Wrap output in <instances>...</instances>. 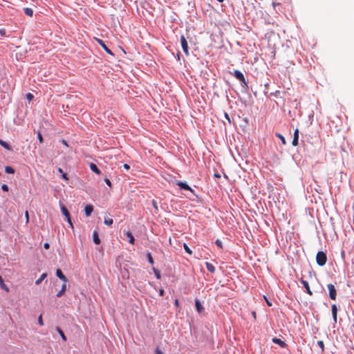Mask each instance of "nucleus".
I'll return each mask as SVG.
<instances>
[{
  "instance_id": "4",
  "label": "nucleus",
  "mask_w": 354,
  "mask_h": 354,
  "mask_svg": "<svg viewBox=\"0 0 354 354\" xmlns=\"http://www.w3.org/2000/svg\"><path fill=\"white\" fill-rule=\"evenodd\" d=\"M327 288H328V291H329V297H330V298L332 300H335L336 299V296H337V291H336V289H335L334 285H333L331 283H329V284L327 285Z\"/></svg>"
},
{
  "instance_id": "49",
  "label": "nucleus",
  "mask_w": 354,
  "mask_h": 354,
  "mask_svg": "<svg viewBox=\"0 0 354 354\" xmlns=\"http://www.w3.org/2000/svg\"><path fill=\"white\" fill-rule=\"evenodd\" d=\"M252 317L256 319V317H257V315H256V312L253 311L252 312Z\"/></svg>"
},
{
  "instance_id": "50",
  "label": "nucleus",
  "mask_w": 354,
  "mask_h": 354,
  "mask_svg": "<svg viewBox=\"0 0 354 354\" xmlns=\"http://www.w3.org/2000/svg\"><path fill=\"white\" fill-rule=\"evenodd\" d=\"M214 176H215L216 178H220V177H221L220 174H214Z\"/></svg>"
},
{
  "instance_id": "26",
  "label": "nucleus",
  "mask_w": 354,
  "mask_h": 354,
  "mask_svg": "<svg viewBox=\"0 0 354 354\" xmlns=\"http://www.w3.org/2000/svg\"><path fill=\"white\" fill-rule=\"evenodd\" d=\"M183 248L187 253H188L189 254H192V251L191 250V249L188 247V245L186 243L183 244Z\"/></svg>"
},
{
  "instance_id": "48",
  "label": "nucleus",
  "mask_w": 354,
  "mask_h": 354,
  "mask_svg": "<svg viewBox=\"0 0 354 354\" xmlns=\"http://www.w3.org/2000/svg\"><path fill=\"white\" fill-rule=\"evenodd\" d=\"M159 294H160V296H163V295H164V290H163V289H161V290H160V292H159Z\"/></svg>"
},
{
  "instance_id": "32",
  "label": "nucleus",
  "mask_w": 354,
  "mask_h": 354,
  "mask_svg": "<svg viewBox=\"0 0 354 354\" xmlns=\"http://www.w3.org/2000/svg\"><path fill=\"white\" fill-rule=\"evenodd\" d=\"M33 95L30 93L26 94V98L29 102H30L33 99Z\"/></svg>"
},
{
  "instance_id": "9",
  "label": "nucleus",
  "mask_w": 354,
  "mask_h": 354,
  "mask_svg": "<svg viewBox=\"0 0 354 354\" xmlns=\"http://www.w3.org/2000/svg\"><path fill=\"white\" fill-rule=\"evenodd\" d=\"M331 311H332V315L333 319L335 322H337V308L336 304H333L331 306Z\"/></svg>"
},
{
  "instance_id": "51",
  "label": "nucleus",
  "mask_w": 354,
  "mask_h": 354,
  "mask_svg": "<svg viewBox=\"0 0 354 354\" xmlns=\"http://www.w3.org/2000/svg\"><path fill=\"white\" fill-rule=\"evenodd\" d=\"M63 143H64V145H67V143L65 140H63Z\"/></svg>"
},
{
  "instance_id": "20",
  "label": "nucleus",
  "mask_w": 354,
  "mask_h": 354,
  "mask_svg": "<svg viewBox=\"0 0 354 354\" xmlns=\"http://www.w3.org/2000/svg\"><path fill=\"white\" fill-rule=\"evenodd\" d=\"M24 13L29 16V17H32V15H33V10L32 8H25L24 9Z\"/></svg>"
},
{
  "instance_id": "24",
  "label": "nucleus",
  "mask_w": 354,
  "mask_h": 354,
  "mask_svg": "<svg viewBox=\"0 0 354 354\" xmlns=\"http://www.w3.org/2000/svg\"><path fill=\"white\" fill-rule=\"evenodd\" d=\"M113 219L110 218H105L104 221V224L109 226L113 224Z\"/></svg>"
},
{
  "instance_id": "33",
  "label": "nucleus",
  "mask_w": 354,
  "mask_h": 354,
  "mask_svg": "<svg viewBox=\"0 0 354 354\" xmlns=\"http://www.w3.org/2000/svg\"><path fill=\"white\" fill-rule=\"evenodd\" d=\"M38 323L40 326H43L44 325V322H43V319H42V316L41 315H40L38 317Z\"/></svg>"
},
{
  "instance_id": "23",
  "label": "nucleus",
  "mask_w": 354,
  "mask_h": 354,
  "mask_svg": "<svg viewBox=\"0 0 354 354\" xmlns=\"http://www.w3.org/2000/svg\"><path fill=\"white\" fill-rule=\"evenodd\" d=\"M5 171L8 174H14L15 173V169L10 166H6L5 168Z\"/></svg>"
},
{
  "instance_id": "28",
  "label": "nucleus",
  "mask_w": 354,
  "mask_h": 354,
  "mask_svg": "<svg viewBox=\"0 0 354 354\" xmlns=\"http://www.w3.org/2000/svg\"><path fill=\"white\" fill-rule=\"evenodd\" d=\"M277 136L281 140L283 145H286L285 138L280 133H277Z\"/></svg>"
},
{
  "instance_id": "3",
  "label": "nucleus",
  "mask_w": 354,
  "mask_h": 354,
  "mask_svg": "<svg viewBox=\"0 0 354 354\" xmlns=\"http://www.w3.org/2000/svg\"><path fill=\"white\" fill-rule=\"evenodd\" d=\"M61 211H62V213L66 217V219L67 222L68 223L70 227L72 229H73V223H72L71 219L70 213H69L68 210L67 209V208L64 205H62L61 206Z\"/></svg>"
},
{
  "instance_id": "5",
  "label": "nucleus",
  "mask_w": 354,
  "mask_h": 354,
  "mask_svg": "<svg viewBox=\"0 0 354 354\" xmlns=\"http://www.w3.org/2000/svg\"><path fill=\"white\" fill-rule=\"evenodd\" d=\"M180 44H181V46H182V48H183L184 53H185V55H189L188 44H187L186 38L185 37L184 35H182L180 37Z\"/></svg>"
},
{
  "instance_id": "30",
  "label": "nucleus",
  "mask_w": 354,
  "mask_h": 354,
  "mask_svg": "<svg viewBox=\"0 0 354 354\" xmlns=\"http://www.w3.org/2000/svg\"><path fill=\"white\" fill-rule=\"evenodd\" d=\"M37 138L40 143H42L44 142L42 135L40 132L37 133Z\"/></svg>"
},
{
  "instance_id": "2",
  "label": "nucleus",
  "mask_w": 354,
  "mask_h": 354,
  "mask_svg": "<svg viewBox=\"0 0 354 354\" xmlns=\"http://www.w3.org/2000/svg\"><path fill=\"white\" fill-rule=\"evenodd\" d=\"M233 75L238 80L242 83L243 86H248V82L245 80L243 74L241 71L235 70L233 73Z\"/></svg>"
},
{
  "instance_id": "22",
  "label": "nucleus",
  "mask_w": 354,
  "mask_h": 354,
  "mask_svg": "<svg viewBox=\"0 0 354 354\" xmlns=\"http://www.w3.org/2000/svg\"><path fill=\"white\" fill-rule=\"evenodd\" d=\"M56 330L59 333V335L62 337V339L64 341H66V337L65 336L64 332L59 327H57Z\"/></svg>"
},
{
  "instance_id": "45",
  "label": "nucleus",
  "mask_w": 354,
  "mask_h": 354,
  "mask_svg": "<svg viewBox=\"0 0 354 354\" xmlns=\"http://www.w3.org/2000/svg\"><path fill=\"white\" fill-rule=\"evenodd\" d=\"M266 301V303L269 306H272V303L266 298V297H264Z\"/></svg>"
},
{
  "instance_id": "44",
  "label": "nucleus",
  "mask_w": 354,
  "mask_h": 354,
  "mask_svg": "<svg viewBox=\"0 0 354 354\" xmlns=\"http://www.w3.org/2000/svg\"><path fill=\"white\" fill-rule=\"evenodd\" d=\"M123 167H124L125 169H127V170H128V169H130V166H129L128 164H127V163H125V164H124V165H123Z\"/></svg>"
},
{
  "instance_id": "17",
  "label": "nucleus",
  "mask_w": 354,
  "mask_h": 354,
  "mask_svg": "<svg viewBox=\"0 0 354 354\" xmlns=\"http://www.w3.org/2000/svg\"><path fill=\"white\" fill-rule=\"evenodd\" d=\"M205 266H206L207 270L209 272H210L211 273H214L215 272V267L211 263L206 262Z\"/></svg>"
},
{
  "instance_id": "42",
  "label": "nucleus",
  "mask_w": 354,
  "mask_h": 354,
  "mask_svg": "<svg viewBox=\"0 0 354 354\" xmlns=\"http://www.w3.org/2000/svg\"><path fill=\"white\" fill-rule=\"evenodd\" d=\"M0 35L1 36H5L6 35V30H5V29H0Z\"/></svg>"
},
{
  "instance_id": "16",
  "label": "nucleus",
  "mask_w": 354,
  "mask_h": 354,
  "mask_svg": "<svg viewBox=\"0 0 354 354\" xmlns=\"http://www.w3.org/2000/svg\"><path fill=\"white\" fill-rule=\"evenodd\" d=\"M66 290V283L64 282L62 286L61 290L57 292V297H62L64 295V293L65 292Z\"/></svg>"
},
{
  "instance_id": "43",
  "label": "nucleus",
  "mask_w": 354,
  "mask_h": 354,
  "mask_svg": "<svg viewBox=\"0 0 354 354\" xmlns=\"http://www.w3.org/2000/svg\"><path fill=\"white\" fill-rule=\"evenodd\" d=\"M44 248L46 250L49 249V248H50V245H49V243H45L44 244Z\"/></svg>"
},
{
  "instance_id": "14",
  "label": "nucleus",
  "mask_w": 354,
  "mask_h": 354,
  "mask_svg": "<svg viewBox=\"0 0 354 354\" xmlns=\"http://www.w3.org/2000/svg\"><path fill=\"white\" fill-rule=\"evenodd\" d=\"M84 210H85L86 216H89L91 214V213H92V212L93 210V206L91 205H86L85 207V209Z\"/></svg>"
},
{
  "instance_id": "34",
  "label": "nucleus",
  "mask_w": 354,
  "mask_h": 354,
  "mask_svg": "<svg viewBox=\"0 0 354 354\" xmlns=\"http://www.w3.org/2000/svg\"><path fill=\"white\" fill-rule=\"evenodd\" d=\"M25 217H26V223L27 224L29 223V214H28V211L25 212Z\"/></svg>"
},
{
  "instance_id": "8",
  "label": "nucleus",
  "mask_w": 354,
  "mask_h": 354,
  "mask_svg": "<svg viewBox=\"0 0 354 354\" xmlns=\"http://www.w3.org/2000/svg\"><path fill=\"white\" fill-rule=\"evenodd\" d=\"M56 275L59 279H61L64 282L66 283L68 281V279L66 277V276L63 274L62 271L59 268L57 269L56 270Z\"/></svg>"
},
{
  "instance_id": "40",
  "label": "nucleus",
  "mask_w": 354,
  "mask_h": 354,
  "mask_svg": "<svg viewBox=\"0 0 354 354\" xmlns=\"http://www.w3.org/2000/svg\"><path fill=\"white\" fill-rule=\"evenodd\" d=\"M294 137L295 138H299V130L297 129L295 130Z\"/></svg>"
},
{
  "instance_id": "29",
  "label": "nucleus",
  "mask_w": 354,
  "mask_h": 354,
  "mask_svg": "<svg viewBox=\"0 0 354 354\" xmlns=\"http://www.w3.org/2000/svg\"><path fill=\"white\" fill-rule=\"evenodd\" d=\"M153 271H154L156 278L158 279H160L161 275H160V272L158 270H156V268H153Z\"/></svg>"
},
{
  "instance_id": "47",
  "label": "nucleus",
  "mask_w": 354,
  "mask_h": 354,
  "mask_svg": "<svg viewBox=\"0 0 354 354\" xmlns=\"http://www.w3.org/2000/svg\"><path fill=\"white\" fill-rule=\"evenodd\" d=\"M174 304H175V306H177V307H178V306H179V301H178V299H175V301H174Z\"/></svg>"
},
{
  "instance_id": "12",
  "label": "nucleus",
  "mask_w": 354,
  "mask_h": 354,
  "mask_svg": "<svg viewBox=\"0 0 354 354\" xmlns=\"http://www.w3.org/2000/svg\"><path fill=\"white\" fill-rule=\"evenodd\" d=\"M89 167L92 171L95 173L97 175H100L101 174L100 170L97 168V167L94 163H90Z\"/></svg>"
},
{
  "instance_id": "31",
  "label": "nucleus",
  "mask_w": 354,
  "mask_h": 354,
  "mask_svg": "<svg viewBox=\"0 0 354 354\" xmlns=\"http://www.w3.org/2000/svg\"><path fill=\"white\" fill-rule=\"evenodd\" d=\"M298 140H299V138H293V140H292V144L293 146H297L298 145Z\"/></svg>"
},
{
  "instance_id": "1",
  "label": "nucleus",
  "mask_w": 354,
  "mask_h": 354,
  "mask_svg": "<svg viewBox=\"0 0 354 354\" xmlns=\"http://www.w3.org/2000/svg\"><path fill=\"white\" fill-rule=\"evenodd\" d=\"M327 261V256L325 252L319 251L316 255V262L319 266H323Z\"/></svg>"
},
{
  "instance_id": "21",
  "label": "nucleus",
  "mask_w": 354,
  "mask_h": 354,
  "mask_svg": "<svg viewBox=\"0 0 354 354\" xmlns=\"http://www.w3.org/2000/svg\"><path fill=\"white\" fill-rule=\"evenodd\" d=\"M47 277V274L46 273H43L40 277L36 280L35 281V283L37 285H39L46 277Z\"/></svg>"
},
{
  "instance_id": "41",
  "label": "nucleus",
  "mask_w": 354,
  "mask_h": 354,
  "mask_svg": "<svg viewBox=\"0 0 354 354\" xmlns=\"http://www.w3.org/2000/svg\"><path fill=\"white\" fill-rule=\"evenodd\" d=\"M156 354H164L159 348H156Z\"/></svg>"
},
{
  "instance_id": "10",
  "label": "nucleus",
  "mask_w": 354,
  "mask_h": 354,
  "mask_svg": "<svg viewBox=\"0 0 354 354\" xmlns=\"http://www.w3.org/2000/svg\"><path fill=\"white\" fill-rule=\"evenodd\" d=\"M300 281L301 283L304 285V286L305 287L306 290V292L309 295H313V292L312 291L310 290V288L309 287V284L308 283L304 280L303 279H300Z\"/></svg>"
},
{
  "instance_id": "6",
  "label": "nucleus",
  "mask_w": 354,
  "mask_h": 354,
  "mask_svg": "<svg viewBox=\"0 0 354 354\" xmlns=\"http://www.w3.org/2000/svg\"><path fill=\"white\" fill-rule=\"evenodd\" d=\"M95 40L107 53L110 54L111 55H113L112 51L105 45L102 39L95 38Z\"/></svg>"
},
{
  "instance_id": "46",
  "label": "nucleus",
  "mask_w": 354,
  "mask_h": 354,
  "mask_svg": "<svg viewBox=\"0 0 354 354\" xmlns=\"http://www.w3.org/2000/svg\"><path fill=\"white\" fill-rule=\"evenodd\" d=\"M225 118L229 121V122H231L228 114L226 113H225Z\"/></svg>"
},
{
  "instance_id": "11",
  "label": "nucleus",
  "mask_w": 354,
  "mask_h": 354,
  "mask_svg": "<svg viewBox=\"0 0 354 354\" xmlns=\"http://www.w3.org/2000/svg\"><path fill=\"white\" fill-rule=\"evenodd\" d=\"M272 342L279 345L281 348H286L287 346V344L285 342L282 341L281 339L273 338Z\"/></svg>"
},
{
  "instance_id": "36",
  "label": "nucleus",
  "mask_w": 354,
  "mask_h": 354,
  "mask_svg": "<svg viewBox=\"0 0 354 354\" xmlns=\"http://www.w3.org/2000/svg\"><path fill=\"white\" fill-rule=\"evenodd\" d=\"M152 204H153V207L155 208V209H156V211H158V208L157 202H156L155 200H153V201H152Z\"/></svg>"
},
{
  "instance_id": "39",
  "label": "nucleus",
  "mask_w": 354,
  "mask_h": 354,
  "mask_svg": "<svg viewBox=\"0 0 354 354\" xmlns=\"http://www.w3.org/2000/svg\"><path fill=\"white\" fill-rule=\"evenodd\" d=\"M104 182L106 183V184L109 186V187H111V182L110 181L109 179L108 178H105L104 179Z\"/></svg>"
},
{
  "instance_id": "25",
  "label": "nucleus",
  "mask_w": 354,
  "mask_h": 354,
  "mask_svg": "<svg viewBox=\"0 0 354 354\" xmlns=\"http://www.w3.org/2000/svg\"><path fill=\"white\" fill-rule=\"evenodd\" d=\"M147 259H148L149 262L151 265H153V264L154 263V261H153V257H152L151 254L150 252H148V253L147 254Z\"/></svg>"
},
{
  "instance_id": "18",
  "label": "nucleus",
  "mask_w": 354,
  "mask_h": 354,
  "mask_svg": "<svg viewBox=\"0 0 354 354\" xmlns=\"http://www.w3.org/2000/svg\"><path fill=\"white\" fill-rule=\"evenodd\" d=\"M125 234L129 238V243L131 244H133L134 243V237H133L132 233L130 231H127L125 232Z\"/></svg>"
},
{
  "instance_id": "19",
  "label": "nucleus",
  "mask_w": 354,
  "mask_h": 354,
  "mask_svg": "<svg viewBox=\"0 0 354 354\" xmlns=\"http://www.w3.org/2000/svg\"><path fill=\"white\" fill-rule=\"evenodd\" d=\"M0 145L2 146L4 149H6L7 150H9V151L12 150V148L10 147V146L6 142L2 140L1 139H0Z\"/></svg>"
},
{
  "instance_id": "38",
  "label": "nucleus",
  "mask_w": 354,
  "mask_h": 354,
  "mask_svg": "<svg viewBox=\"0 0 354 354\" xmlns=\"http://www.w3.org/2000/svg\"><path fill=\"white\" fill-rule=\"evenodd\" d=\"M318 345L320 346V348H322V350H324V342L323 341H319L317 342Z\"/></svg>"
},
{
  "instance_id": "13",
  "label": "nucleus",
  "mask_w": 354,
  "mask_h": 354,
  "mask_svg": "<svg viewBox=\"0 0 354 354\" xmlns=\"http://www.w3.org/2000/svg\"><path fill=\"white\" fill-rule=\"evenodd\" d=\"M195 305L197 311L199 313H202V311L204 310V308L203 307L202 304H201L200 301L198 299H196L195 301Z\"/></svg>"
},
{
  "instance_id": "15",
  "label": "nucleus",
  "mask_w": 354,
  "mask_h": 354,
  "mask_svg": "<svg viewBox=\"0 0 354 354\" xmlns=\"http://www.w3.org/2000/svg\"><path fill=\"white\" fill-rule=\"evenodd\" d=\"M93 241L95 244L99 245L100 243V239L99 238L98 233L97 231L93 232Z\"/></svg>"
},
{
  "instance_id": "27",
  "label": "nucleus",
  "mask_w": 354,
  "mask_h": 354,
  "mask_svg": "<svg viewBox=\"0 0 354 354\" xmlns=\"http://www.w3.org/2000/svg\"><path fill=\"white\" fill-rule=\"evenodd\" d=\"M58 171H59V173H61V175L62 176V178H63L64 179H65V180H68V177H67V176H66V174H65V173L63 171L62 169L59 168V169H58Z\"/></svg>"
},
{
  "instance_id": "7",
  "label": "nucleus",
  "mask_w": 354,
  "mask_h": 354,
  "mask_svg": "<svg viewBox=\"0 0 354 354\" xmlns=\"http://www.w3.org/2000/svg\"><path fill=\"white\" fill-rule=\"evenodd\" d=\"M176 185L179 186L181 189L189 190L193 192V189L185 183L178 181Z\"/></svg>"
},
{
  "instance_id": "35",
  "label": "nucleus",
  "mask_w": 354,
  "mask_h": 354,
  "mask_svg": "<svg viewBox=\"0 0 354 354\" xmlns=\"http://www.w3.org/2000/svg\"><path fill=\"white\" fill-rule=\"evenodd\" d=\"M216 245H217L218 247H219V248H223L222 242H221L220 240L217 239V240L216 241Z\"/></svg>"
},
{
  "instance_id": "37",
  "label": "nucleus",
  "mask_w": 354,
  "mask_h": 354,
  "mask_svg": "<svg viewBox=\"0 0 354 354\" xmlns=\"http://www.w3.org/2000/svg\"><path fill=\"white\" fill-rule=\"evenodd\" d=\"M1 189H2L3 191H5V192H8V185H6V184L2 185V186H1Z\"/></svg>"
},
{
  "instance_id": "52",
  "label": "nucleus",
  "mask_w": 354,
  "mask_h": 354,
  "mask_svg": "<svg viewBox=\"0 0 354 354\" xmlns=\"http://www.w3.org/2000/svg\"><path fill=\"white\" fill-rule=\"evenodd\" d=\"M218 2L222 3L223 2V0H217Z\"/></svg>"
}]
</instances>
